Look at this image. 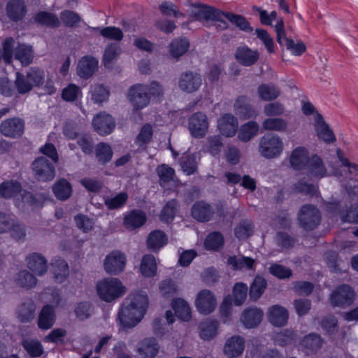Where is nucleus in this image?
Listing matches in <instances>:
<instances>
[{"label": "nucleus", "instance_id": "f257e3e1", "mask_svg": "<svg viewBox=\"0 0 358 358\" xmlns=\"http://www.w3.org/2000/svg\"><path fill=\"white\" fill-rule=\"evenodd\" d=\"M148 304L147 295L136 293L129 295L118 312L117 320L124 329L136 326L143 317Z\"/></svg>", "mask_w": 358, "mask_h": 358}, {"label": "nucleus", "instance_id": "f03ea898", "mask_svg": "<svg viewBox=\"0 0 358 358\" xmlns=\"http://www.w3.org/2000/svg\"><path fill=\"white\" fill-rule=\"evenodd\" d=\"M343 187L346 195L341 202L336 204V208L343 221L358 222V179H345L343 180Z\"/></svg>", "mask_w": 358, "mask_h": 358}, {"label": "nucleus", "instance_id": "7ed1b4c3", "mask_svg": "<svg viewBox=\"0 0 358 358\" xmlns=\"http://www.w3.org/2000/svg\"><path fill=\"white\" fill-rule=\"evenodd\" d=\"M299 226L306 231L314 230L321 222V213L319 209L312 204H306L301 207L297 214Z\"/></svg>", "mask_w": 358, "mask_h": 358}, {"label": "nucleus", "instance_id": "20e7f679", "mask_svg": "<svg viewBox=\"0 0 358 358\" xmlns=\"http://www.w3.org/2000/svg\"><path fill=\"white\" fill-rule=\"evenodd\" d=\"M97 293L105 301H112L124 293V287L117 278H106L97 283Z\"/></svg>", "mask_w": 358, "mask_h": 358}, {"label": "nucleus", "instance_id": "39448f33", "mask_svg": "<svg viewBox=\"0 0 358 358\" xmlns=\"http://www.w3.org/2000/svg\"><path fill=\"white\" fill-rule=\"evenodd\" d=\"M282 149V141L278 135L266 134L260 138L259 152L265 158L277 157L280 155Z\"/></svg>", "mask_w": 358, "mask_h": 358}, {"label": "nucleus", "instance_id": "423d86ee", "mask_svg": "<svg viewBox=\"0 0 358 358\" xmlns=\"http://www.w3.org/2000/svg\"><path fill=\"white\" fill-rule=\"evenodd\" d=\"M149 89L148 85L136 84L128 90L127 97L136 110H141L150 102Z\"/></svg>", "mask_w": 358, "mask_h": 358}, {"label": "nucleus", "instance_id": "0eeeda50", "mask_svg": "<svg viewBox=\"0 0 358 358\" xmlns=\"http://www.w3.org/2000/svg\"><path fill=\"white\" fill-rule=\"evenodd\" d=\"M32 170L37 180L44 182L52 180L55 176L53 164L45 157L36 158L32 163Z\"/></svg>", "mask_w": 358, "mask_h": 358}, {"label": "nucleus", "instance_id": "6e6552de", "mask_svg": "<svg viewBox=\"0 0 358 358\" xmlns=\"http://www.w3.org/2000/svg\"><path fill=\"white\" fill-rule=\"evenodd\" d=\"M202 84V78L199 73L186 71L182 72L178 78V87L183 92L193 93L196 92Z\"/></svg>", "mask_w": 358, "mask_h": 358}, {"label": "nucleus", "instance_id": "1a4fd4ad", "mask_svg": "<svg viewBox=\"0 0 358 358\" xmlns=\"http://www.w3.org/2000/svg\"><path fill=\"white\" fill-rule=\"evenodd\" d=\"M126 265V256L120 250L109 253L103 262L104 269L108 274L118 275L123 271Z\"/></svg>", "mask_w": 358, "mask_h": 358}, {"label": "nucleus", "instance_id": "9d476101", "mask_svg": "<svg viewBox=\"0 0 358 358\" xmlns=\"http://www.w3.org/2000/svg\"><path fill=\"white\" fill-rule=\"evenodd\" d=\"M355 296L354 291L347 285H343L334 289L330 296L333 306L346 307L351 305Z\"/></svg>", "mask_w": 358, "mask_h": 358}, {"label": "nucleus", "instance_id": "9b49d317", "mask_svg": "<svg viewBox=\"0 0 358 358\" xmlns=\"http://www.w3.org/2000/svg\"><path fill=\"white\" fill-rule=\"evenodd\" d=\"M188 124L190 134L193 137L202 138L208 129V117L203 113H195L189 117Z\"/></svg>", "mask_w": 358, "mask_h": 358}, {"label": "nucleus", "instance_id": "f8f14e48", "mask_svg": "<svg viewBox=\"0 0 358 358\" xmlns=\"http://www.w3.org/2000/svg\"><path fill=\"white\" fill-rule=\"evenodd\" d=\"M94 129L101 136L110 134L115 127L113 117L104 112L97 114L92 120Z\"/></svg>", "mask_w": 358, "mask_h": 358}, {"label": "nucleus", "instance_id": "ddd939ff", "mask_svg": "<svg viewBox=\"0 0 358 358\" xmlns=\"http://www.w3.org/2000/svg\"><path fill=\"white\" fill-rule=\"evenodd\" d=\"M192 13L196 20H214L220 21L226 25L225 22L222 19L224 12L215 9L214 8L206 4L199 3L194 5ZM224 27H227V26H224Z\"/></svg>", "mask_w": 358, "mask_h": 358}, {"label": "nucleus", "instance_id": "4468645a", "mask_svg": "<svg viewBox=\"0 0 358 358\" xmlns=\"http://www.w3.org/2000/svg\"><path fill=\"white\" fill-rule=\"evenodd\" d=\"M216 306V299L211 291L203 289L197 294L196 306L198 310L203 314L208 315L213 312Z\"/></svg>", "mask_w": 358, "mask_h": 358}, {"label": "nucleus", "instance_id": "2eb2a0df", "mask_svg": "<svg viewBox=\"0 0 358 358\" xmlns=\"http://www.w3.org/2000/svg\"><path fill=\"white\" fill-rule=\"evenodd\" d=\"M0 131L9 137H19L24 131V122L20 118H10L0 124Z\"/></svg>", "mask_w": 358, "mask_h": 358}, {"label": "nucleus", "instance_id": "dca6fc26", "mask_svg": "<svg viewBox=\"0 0 358 358\" xmlns=\"http://www.w3.org/2000/svg\"><path fill=\"white\" fill-rule=\"evenodd\" d=\"M27 267L37 275H43L48 271L46 258L41 253L34 252L26 258Z\"/></svg>", "mask_w": 358, "mask_h": 358}, {"label": "nucleus", "instance_id": "f3484780", "mask_svg": "<svg viewBox=\"0 0 358 358\" xmlns=\"http://www.w3.org/2000/svg\"><path fill=\"white\" fill-rule=\"evenodd\" d=\"M6 12L8 17L13 22L22 20L27 13L24 1L9 0L6 6Z\"/></svg>", "mask_w": 358, "mask_h": 358}, {"label": "nucleus", "instance_id": "a211bd4d", "mask_svg": "<svg viewBox=\"0 0 358 358\" xmlns=\"http://www.w3.org/2000/svg\"><path fill=\"white\" fill-rule=\"evenodd\" d=\"M315 131L319 138L327 143H332L336 141L333 131L329 124L324 121L323 116L317 113L315 116Z\"/></svg>", "mask_w": 358, "mask_h": 358}, {"label": "nucleus", "instance_id": "6ab92c4d", "mask_svg": "<svg viewBox=\"0 0 358 358\" xmlns=\"http://www.w3.org/2000/svg\"><path fill=\"white\" fill-rule=\"evenodd\" d=\"M98 69V61L90 56L82 57L77 66V73L82 78H89L93 76Z\"/></svg>", "mask_w": 358, "mask_h": 358}, {"label": "nucleus", "instance_id": "aec40b11", "mask_svg": "<svg viewBox=\"0 0 358 358\" xmlns=\"http://www.w3.org/2000/svg\"><path fill=\"white\" fill-rule=\"evenodd\" d=\"M337 155L342 164L347 167V170L344 175L338 170L335 171L333 174L339 179L343 186V180L349 179V178L355 179V177L358 175V165L350 162L347 158L344 157L343 152L339 148L337 149Z\"/></svg>", "mask_w": 358, "mask_h": 358}, {"label": "nucleus", "instance_id": "412c9836", "mask_svg": "<svg viewBox=\"0 0 358 358\" xmlns=\"http://www.w3.org/2000/svg\"><path fill=\"white\" fill-rule=\"evenodd\" d=\"M235 58L241 65L250 66L258 61L259 54L257 50H252L247 46H242L236 49Z\"/></svg>", "mask_w": 358, "mask_h": 358}, {"label": "nucleus", "instance_id": "4be33fe9", "mask_svg": "<svg viewBox=\"0 0 358 358\" xmlns=\"http://www.w3.org/2000/svg\"><path fill=\"white\" fill-rule=\"evenodd\" d=\"M288 317L287 310L282 306L273 305L268 309V320L275 327L285 326L287 322Z\"/></svg>", "mask_w": 358, "mask_h": 358}, {"label": "nucleus", "instance_id": "5701e85b", "mask_svg": "<svg viewBox=\"0 0 358 358\" xmlns=\"http://www.w3.org/2000/svg\"><path fill=\"white\" fill-rule=\"evenodd\" d=\"M217 127L222 135L231 137L236 133L238 121L233 115L226 113L218 120Z\"/></svg>", "mask_w": 358, "mask_h": 358}, {"label": "nucleus", "instance_id": "b1692460", "mask_svg": "<svg viewBox=\"0 0 358 358\" xmlns=\"http://www.w3.org/2000/svg\"><path fill=\"white\" fill-rule=\"evenodd\" d=\"M213 214V208L205 201L196 202L192 207V215L199 222H206L209 221Z\"/></svg>", "mask_w": 358, "mask_h": 358}, {"label": "nucleus", "instance_id": "393cba45", "mask_svg": "<svg viewBox=\"0 0 358 358\" xmlns=\"http://www.w3.org/2000/svg\"><path fill=\"white\" fill-rule=\"evenodd\" d=\"M305 169L312 177L322 178L328 176L322 159L317 155H313L310 157Z\"/></svg>", "mask_w": 358, "mask_h": 358}, {"label": "nucleus", "instance_id": "a878e982", "mask_svg": "<svg viewBox=\"0 0 358 358\" xmlns=\"http://www.w3.org/2000/svg\"><path fill=\"white\" fill-rule=\"evenodd\" d=\"M263 317V312L261 309L252 307L245 309L241 316V322L247 328H255L258 326Z\"/></svg>", "mask_w": 358, "mask_h": 358}, {"label": "nucleus", "instance_id": "bb28decb", "mask_svg": "<svg viewBox=\"0 0 358 358\" xmlns=\"http://www.w3.org/2000/svg\"><path fill=\"white\" fill-rule=\"evenodd\" d=\"M234 110L242 118H250L256 115V111L246 96H238L234 105Z\"/></svg>", "mask_w": 358, "mask_h": 358}, {"label": "nucleus", "instance_id": "cd10ccee", "mask_svg": "<svg viewBox=\"0 0 358 358\" xmlns=\"http://www.w3.org/2000/svg\"><path fill=\"white\" fill-rule=\"evenodd\" d=\"M310 157L307 150L303 147L294 149L289 157L291 166L296 170L305 169Z\"/></svg>", "mask_w": 358, "mask_h": 358}, {"label": "nucleus", "instance_id": "c85d7f7f", "mask_svg": "<svg viewBox=\"0 0 358 358\" xmlns=\"http://www.w3.org/2000/svg\"><path fill=\"white\" fill-rule=\"evenodd\" d=\"M245 342L241 336H233L229 339L224 346V353L231 358L236 357L242 354L244 350Z\"/></svg>", "mask_w": 358, "mask_h": 358}, {"label": "nucleus", "instance_id": "c756f323", "mask_svg": "<svg viewBox=\"0 0 358 358\" xmlns=\"http://www.w3.org/2000/svg\"><path fill=\"white\" fill-rule=\"evenodd\" d=\"M52 191L57 199L65 201L71 196L73 190L70 182L64 178H61L54 184Z\"/></svg>", "mask_w": 358, "mask_h": 358}, {"label": "nucleus", "instance_id": "7c9ffc66", "mask_svg": "<svg viewBox=\"0 0 358 358\" xmlns=\"http://www.w3.org/2000/svg\"><path fill=\"white\" fill-rule=\"evenodd\" d=\"M167 237L161 230H155L150 233L147 238L148 248L153 251H157L167 243Z\"/></svg>", "mask_w": 358, "mask_h": 358}, {"label": "nucleus", "instance_id": "2f4dec72", "mask_svg": "<svg viewBox=\"0 0 358 358\" xmlns=\"http://www.w3.org/2000/svg\"><path fill=\"white\" fill-rule=\"evenodd\" d=\"M146 221V215L141 210H134L125 217L124 224L128 229H135L141 227Z\"/></svg>", "mask_w": 358, "mask_h": 358}, {"label": "nucleus", "instance_id": "473e14b6", "mask_svg": "<svg viewBox=\"0 0 358 358\" xmlns=\"http://www.w3.org/2000/svg\"><path fill=\"white\" fill-rule=\"evenodd\" d=\"M259 98L265 101L276 99L281 94L280 89L274 84H262L258 87Z\"/></svg>", "mask_w": 358, "mask_h": 358}, {"label": "nucleus", "instance_id": "72a5a7b5", "mask_svg": "<svg viewBox=\"0 0 358 358\" xmlns=\"http://www.w3.org/2000/svg\"><path fill=\"white\" fill-rule=\"evenodd\" d=\"M227 263L232 266L234 270H253L256 265L255 259L244 256L229 257Z\"/></svg>", "mask_w": 358, "mask_h": 358}, {"label": "nucleus", "instance_id": "f704fd0d", "mask_svg": "<svg viewBox=\"0 0 358 358\" xmlns=\"http://www.w3.org/2000/svg\"><path fill=\"white\" fill-rule=\"evenodd\" d=\"M36 306L32 301L22 303L17 310V317L21 322H29L35 317Z\"/></svg>", "mask_w": 358, "mask_h": 358}, {"label": "nucleus", "instance_id": "c9c22d12", "mask_svg": "<svg viewBox=\"0 0 358 358\" xmlns=\"http://www.w3.org/2000/svg\"><path fill=\"white\" fill-rule=\"evenodd\" d=\"M55 323V313L52 306H44L38 316V325L40 329H49Z\"/></svg>", "mask_w": 358, "mask_h": 358}, {"label": "nucleus", "instance_id": "e433bc0d", "mask_svg": "<svg viewBox=\"0 0 358 358\" xmlns=\"http://www.w3.org/2000/svg\"><path fill=\"white\" fill-rule=\"evenodd\" d=\"M266 287V280L260 275H257L250 285L249 291L250 299L252 301H257L262 296Z\"/></svg>", "mask_w": 358, "mask_h": 358}, {"label": "nucleus", "instance_id": "4c0bfd02", "mask_svg": "<svg viewBox=\"0 0 358 358\" xmlns=\"http://www.w3.org/2000/svg\"><path fill=\"white\" fill-rule=\"evenodd\" d=\"M276 245L280 248V252H286L294 248L296 239L294 236L287 232L279 231L274 238Z\"/></svg>", "mask_w": 358, "mask_h": 358}, {"label": "nucleus", "instance_id": "58836bf2", "mask_svg": "<svg viewBox=\"0 0 358 358\" xmlns=\"http://www.w3.org/2000/svg\"><path fill=\"white\" fill-rule=\"evenodd\" d=\"M169 48L171 55L175 58H178L188 50L189 41L185 37L176 38L171 41Z\"/></svg>", "mask_w": 358, "mask_h": 358}, {"label": "nucleus", "instance_id": "ea45409f", "mask_svg": "<svg viewBox=\"0 0 358 358\" xmlns=\"http://www.w3.org/2000/svg\"><path fill=\"white\" fill-rule=\"evenodd\" d=\"M218 322L215 320H206L199 324L200 336L203 340L209 341L217 334Z\"/></svg>", "mask_w": 358, "mask_h": 358}, {"label": "nucleus", "instance_id": "a19ab883", "mask_svg": "<svg viewBox=\"0 0 358 358\" xmlns=\"http://www.w3.org/2000/svg\"><path fill=\"white\" fill-rule=\"evenodd\" d=\"M15 57L23 66H28L32 62L34 55L31 46L20 44L15 48Z\"/></svg>", "mask_w": 358, "mask_h": 358}, {"label": "nucleus", "instance_id": "79ce46f5", "mask_svg": "<svg viewBox=\"0 0 358 358\" xmlns=\"http://www.w3.org/2000/svg\"><path fill=\"white\" fill-rule=\"evenodd\" d=\"M15 282L19 287L29 289L37 283L36 278L27 270H22L16 274Z\"/></svg>", "mask_w": 358, "mask_h": 358}, {"label": "nucleus", "instance_id": "37998d69", "mask_svg": "<svg viewBox=\"0 0 358 358\" xmlns=\"http://www.w3.org/2000/svg\"><path fill=\"white\" fill-rule=\"evenodd\" d=\"M223 147L222 139L220 136H210L206 138L203 145V150L213 156L219 155Z\"/></svg>", "mask_w": 358, "mask_h": 358}, {"label": "nucleus", "instance_id": "c03bdc74", "mask_svg": "<svg viewBox=\"0 0 358 358\" xmlns=\"http://www.w3.org/2000/svg\"><path fill=\"white\" fill-rule=\"evenodd\" d=\"M288 127L287 122L281 117H269L265 119L262 127L265 130L284 132Z\"/></svg>", "mask_w": 358, "mask_h": 358}, {"label": "nucleus", "instance_id": "a18cd8bd", "mask_svg": "<svg viewBox=\"0 0 358 358\" xmlns=\"http://www.w3.org/2000/svg\"><path fill=\"white\" fill-rule=\"evenodd\" d=\"M156 172L159 178V183L160 186L166 187L175 176V171L173 168L166 164H162L157 166Z\"/></svg>", "mask_w": 358, "mask_h": 358}, {"label": "nucleus", "instance_id": "49530a36", "mask_svg": "<svg viewBox=\"0 0 358 358\" xmlns=\"http://www.w3.org/2000/svg\"><path fill=\"white\" fill-rule=\"evenodd\" d=\"M176 315L183 321H189L191 318V309L188 303L183 299H178L172 303Z\"/></svg>", "mask_w": 358, "mask_h": 358}, {"label": "nucleus", "instance_id": "de8ad7c7", "mask_svg": "<svg viewBox=\"0 0 358 358\" xmlns=\"http://www.w3.org/2000/svg\"><path fill=\"white\" fill-rule=\"evenodd\" d=\"M22 187L20 182L10 180L0 185V197L10 198L15 196L21 192Z\"/></svg>", "mask_w": 358, "mask_h": 358}, {"label": "nucleus", "instance_id": "09e8293b", "mask_svg": "<svg viewBox=\"0 0 358 358\" xmlns=\"http://www.w3.org/2000/svg\"><path fill=\"white\" fill-rule=\"evenodd\" d=\"M223 17L227 18L232 24H235L241 30L245 32H252V27L250 26V22L245 19V17L241 15L234 14L230 12L223 13Z\"/></svg>", "mask_w": 358, "mask_h": 358}, {"label": "nucleus", "instance_id": "8fccbe9b", "mask_svg": "<svg viewBox=\"0 0 358 358\" xmlns=\"http://www.w3.org/2000/svg\"><path fill=\"white\" fill-rule=\"evenodd\" d=\"M158 349L155 338H147L143 341L141 347L138 350L143 358H152L157 355Z\"/></svg>", "mask_w": 358, "mask_h": 358}, {"label": "nucleus", "instance_id": "3c124183", "mask_svg": "<svg viewBox=\"0 0 358 358\" xmlns=\"http://www.w3.org/2000/svg\"><path fill=\"white\" fill-rule=\"evenodd\" d=\"M35 22L47 27H57L60 24L58 17L53 13L41 11L34 16Z\"/></svg>", "mask_w": 358, "mask_h": 358}, {"label": "nucleus", "instance_id": "603ef678", "mask_svg": "<svg viewBox=\"0 0 358 358\" xmlns=\"http://www.w3.org/2000/svg\"><path fill=\"white\" fill-rule=\"evenodd\" d=\"M322 339L315 333H311L305 336L301 341V345L310 352H316L321 347Z\"/></svg>", "mask_w": 358, "mask_h": 358}, {"label": "nucleus", "instance_id": "864d4df0", "mask_svg": "<svg viewBox=\"0 0 358 358\" xmlns=\"http://www.w3.org/2000/svg\"><path fill=\"white\" fill-rule=\"evenodd\" d=\"M258 130L259 124L257 122L253 121L249 122L243 125L238 137L241 141L248 142L257 135Z\"/></svg>", "mask_w": 358, "mask_h": 358}, {"label": "nucleus", "instance_id": "5fc2aeb1", "mask_svg": "<svg viewBox=\"0 0 358 358\" xmlns=\"http://www.w3.org/2000/svg\"><path fill=\"white\" fill-rule=\"evenodd\" d=\"M140 269L144 276L154 275L157 269L155 257L152 255H145L142 259Z\"/></svg>", "mask_w": 358, "mask_h": 358}, {"label": "nucleus", "instance_id": "6e6d98bb", "mask_svg": "<svg viewBox=\"0 0 358 358\" xmlns=\"http://www.w3.org/2000/svg\"><path fill=\"white\" fill-rule=\"evenodd\" d=\"M95 155L99 163L104 164L111 160L113 151L108 144L100 143L95 148Z\"/></svg>", "mask_w": 358, "mask_h": 358}, {"label": "nucleus", "instance_id": "4d7b16f0", "mask_svg": "<svg viewBox=\"0 0 358 358\" xmlns=\"http://www.w3.org/2000/svg\"><path fill=\"white\" fill-rule=\"evenodd\" d=\"M52 269L55 280L63 282L69 274L68 264L63 259L55 260L52 264Z\"/></svg>", "mask_w": 358, "mask_h": 358}, {"label": "nucleus", "instance_id": "13d9d810", "mask_svg": "<svg viewBox=\"0 0 358 358\" xmlns=\"http://www.w3.org/2000/svg\"><path fill=\"white\" fill-rule=\"evenodd\" d=\"M253 225L251 221H241L235 228V235L240 240H245L253 234Z\"/></svg>", "mask_w": 358, "mask_h": 358}, {"label": "nucleus", "instance_id": "bf43d9fd", "mask_svg": "<svg viewBox=\"0 0 358 358\" xmlns=\"http://www.w3.org/2000/svg\"><path fill=\"white\" fill-rule=\"evenodd\" d=\"M90 93L92 101L96 103H101L108 99L109 92L102 85H94L91 87Z\"/></svg>", "mask_w": 358, "mask_h": 358}, {"label": "nucleus", "instance_id": "052dcab7", "mask_svg": "<svg viewBox=\"0 0 358 358\" xmlns=\"http://www.w3.org/2000/svg\"><path fill=\"white\" fill-rule=\"evenodd\" d=\"M248 288L243 282H237L233 287V296L234 303L236 306L242 305L246 299Z\"/></svg>", "mask_w": 358, "mask_h": 358}, {"label": "nucleus", "instance_id": "680f3d73", "mask_svg": "<svg viewBox=\"0 0 358 358\" xmlns=\"http://www.w3.org/2000/svg\"><path fill=\"white\" fill-rule=\"evenodd\" d=\"M25 76L33 87L41 85L45 80V73L38 68L29 69Z\"/></svg>", "mask_w": 358, "mask_h": 358}, {"label": "nucleus", "instance_id": "e2e57ef3", "mask_svg": "<svg viewBox=\"0 0 358 358\" xmlns=\"http://www.w3.org/2000/svg\"><path fill=\"white\" fill-rule=\"evenodd\" d=\"M224 238L219 232H213L210 234L206 241L205 246L208 250H217L222 246Z\"/></svg>", "mask_w": 358, "mask_h": 358}, {"label": "nucleus", "instance_id": "0e129e2a", "mask_svg": "<svg viewBox=\"0 0 358 358\" xmlns=\"http://www.w3.org/2000/svg\"><path fill=\"white\" fill-rule=\"evenodd\" d=\"M269 273L279 279H289L292 275L290 268L281 264H273L268 268Z\"/></svg>", "mask_w": 358, "mask_h": 358}, {"label": "nucleus", "instance_id": "69168bd1", "mask_svg": "<svg viewBox=\"0 0 358 358\" xmlns=\"http://www.w3.org/2000/svg\"><path fill=\"white\" fill-rule=\"evenodd\" d=\"M22 345L27 353L31 357H39L43 352V348L38 341L26 340L23 341Z\"/></svg>", "mask_w": 358, "mask_h": 358}, {"label": "nucleus", "instance_id": "338daca9", "mask_svg": "<svg viewBox=\"0 0 358 358\" xmlns=\"http://www.w3.org/2000/svg\"><path fill=\"white\" fill-rule=\"evenodd\" d=\"M295 336L293 331L289 329H285L280 331L273 335V341L276 345L281 346L286 345L292 343Z\"/></svg>", "mask_w": 358, "mask_h": 358}, {"label": "nucleus", "instance_id": "774afa93", "mask_svg": "<svg viewBox=\"0 0 358 358\" xmlns=\"http://www.w3.org/2000/svg\"><path fill=\"white\" fill-rule=\"evenodd\" d=\"M15 84L16 89L20 94L27 93L34 87L28 78H27V76L19 72L16 73Z\"/></svg>", "mask_w": 358, "mask_h": 358}]
</instances>
